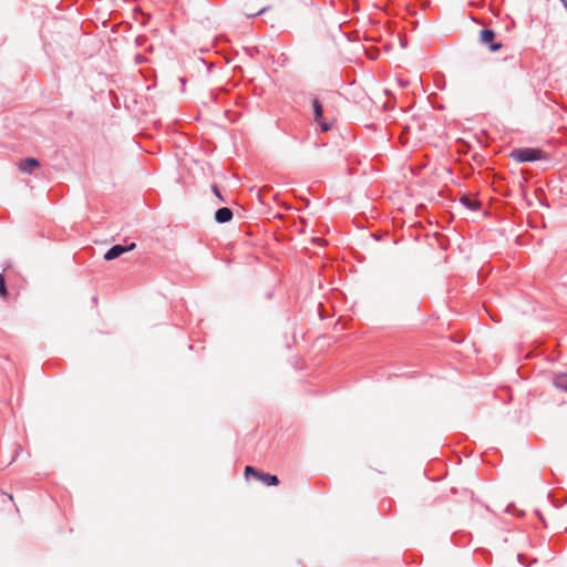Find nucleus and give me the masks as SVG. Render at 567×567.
I'll use <instances>...</instances> for the list:
<instances>
[{"label": "nucleus", "mask_w": 567, "mask_h": 567, "mask_svg": "<svg viewBox=\"0 0 567 567\" xmlns=\"http://www.w3.org/2000/svg\"><path fill=\"white\" fill-rule=\"evenodd\" d=\"M495 38V33L493 30L484 29L481 32V41L484 44H489V50L495 52L501 48V43H494L493 40Z\"/></svg>", "instance_id": "nucleus-6"}, {"label": "nucleus", "mask_w": 567, "mask_h": 567, "mask_svg": "<svg viewBox=\"0 0 567 567\" xmlns=\"http://www.w3.org/2000/svg\"><path fill=\"white\" fill-rule=\"evenodd\" d=\"M320 144H296L288 151V156L293 159H306L318 155Z\"/></svg>", "instance_id": "nucleus-2"}, {"label": "nucleus", "mask_w": 567, "mask_h": 567, "mask_svg": "<svg viewBox=\"0 0 567 567\" xmlns=\"http://www.w3.org/2000/svg\"><path fill=\"white\" fill-rule=\"evenodd\" d=\"M256 473H260V471H257L252 466H249V465L246 466V468H245V475L246 476L251 474V475H254L256 477Z\"/></svg>", "instance_id": "nucleus-13"}, {"label": "nucleus", "mask_w": 567, "mask_h": 567, "mask_svg": "<svg viewBox=\"0 0 567 567\" xmlns=\"http://www.w3.org/2000/svg\"><path fill=\"white\" fill-rule=\"evenodd\" d=\"M0 298L7 299L8 298V290L6 287L4 278L0 274Z\"/></svg>", "instance_id": "nucleus-11"}, {"label": "nucleus", "mask_w": 567, "mask_h": 567, "mask_svg": "<svg viewBox=\"0 0 567 567\" xmlns=\"http://www.w3.org/2000/svg\"><path fill=\"white\" fill-rule=\"evenodd\" d=\"M134 248H135L134 243H132L128 246L115 245L105 252L104 259L106 261L114 260V259L118 258L121 255H123L124 252L131 251Z\"/></svg>", "instance_id": "nucleus-4"}, {"label": "nucleus", "mask_w": 567, "mask_h": 567, "mask_svg": "<svg viewBox=\"0 0 567 567\" xmlns=\"http://www.w3.org/2000/svg\"><path fill=\"white\" fill-rule=\"evenodd\" d=\"M564 7L567 9V0H560Z\"/></svg>", "instance_id": "nucleus-14"}, {"label": "nucleus", "mask_w": 567, "mask_h": 567, "mask_svg": "<svg viewBox=\"0 0 567 567\" xmlns=\"http://www.w3.org/2000/svg\"><path fill=\"white\" fill-rule=\"evenodd\" d=\"M460 200L461 204L464 205L470 210H476L481 205L478 200L466 195L462 196Z\"/></svg>", "instance_id": "nucleus-10"}, {"label": "nucleus", "mask_w": 567, "mask_h": 567, "mask_svg": "<svg viewBox=\"0 0 567 567\" xmlns=\"http://www.w3.org/2000/svg\"><path fill=\"white\" fill-rule=\"evenodd\" d=\"M256 478L261 481L262 483H265L268 486H276L279 484V480L276 475H271V474L264 473V472L256 473Z\"/></svg>", "instance_id": "nucleus-7"}, {"label": "nucleus", "mask_w": 567, "mask_h": 567, "mask_svg": "<svg viewBox=\"0 0 567 567\" xmlns=\"http://www.w3.org/2000/svg\"><path fill=\"white\" fill-rule=\"evenodd\" d=\"M554 384L556 388L567 391V371L555 375Z\"/></svg>", "instance_id": "nucleus-9"}, {"label": "nucleus", "mask_w": 567, "mask_h": 567, "mask_svg": "<svg viewBox=\"0 0 567 567\" xmlns=\"http://www.w3.org/2000/svg\"><path fill=\"white\" fill-rule=\"evenodd\" d=\"M40 167V163L38 159L33 157H28L24 159H21L18 164L19 171L25 174H31L34 169Z\"/></svg>", "instance_id": "nucleus-5"}, {"label": "nucleus", "mask_w": 567, "mask_h": 567, "mask_svg": "<svg viewBox=\"0 0 567 567\" xmlns=\"http://www.w3.org/2000/svg\"><path fill=\"white\" fill-rule=\"evenodd\" d=\"M313 122L319 126L321 132H328L332 127V122H329L323 116V109L318 99L312 100Z\"/></svg>", "instance_id": "nucleus-3"}, {"label": "nucleus", "mask_w": 567, "mask_h": 567, "mask_svg": "<svg viewBox=\"0 0 567 567\" xmlns=\"http://www.w3.org/2000/svg\"><path fill=\"white\" fill-rule=\"evenodd\" d=\"M508 156L516 163L547 161L550 158V155L547 152L535 147L514 148L508 153Z\"/></svg>", "instance_id": "nucleus-1"}, {"label": "nucleus", "mask_w": 567, "mask_h": 567, "mask_svg": "<svg viewBox=\"0 0 567 567\" xmlns=\"http://www.w3.org/2000/svg\"><path fill=\"white\" fill-rule=\"evenodd\" d=\"M231 218H233V212L229 208H227V207L219 208L215 213V219H216V221H218L220 224L227 223Z\"/></svg>", "instance_id": "nucleus-8"}, {"label": "nucleus", "mask_w": 567, "mask_h": 567, "mask_svg": "<svg viewBox=\"0 0 567 567\" xmlns=\"http://www.w3.org/2000/svg\"><path fill=\"white\" fill-rule=\"evenodd\" d=\"M455 142L461 143L464 142L462 138H457Z\"/></svg>", "instance_id": "nucleus-15"}, {"label": "nucleus", "mask_w": 567, "mask_h": 567, "mask_svg": "<svg viewBox=\"0 0 567 567\" xmlns=\"http://www.w3.org/2000/svg\"><path fill=\"white\" fill-rule=\"evenodd\" d=\"M212 190L220 202H224V197L221 196L217 185H213Z\"/></svg>", "instance_id": "nucleus-12"}]
</instances>
